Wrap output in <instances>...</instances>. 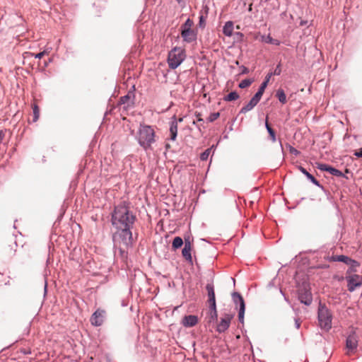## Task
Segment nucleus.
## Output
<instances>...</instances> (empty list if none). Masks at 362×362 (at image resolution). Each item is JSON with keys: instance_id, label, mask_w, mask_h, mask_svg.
<instances>
[{"instance_id": "f257e3e1", "label": "nucleus", "mask_w": 362, "mask_h": 362, "mask_svg": "<svg viewBox=\"0 0 362 362\" xmlns=\"http://www.w3.org/2000/svg\"><path fill=\"white\" fill-rule=\"evenodd\" d=\"M136 216L130 211L125 202L116 206L112 213L111 222L115 229L133 227Z\"/></svg>"}, {"instance_id": "f03ea898", "label": "nucleus", "mask_w": 362, "mask_h": 362, "mask_svg": "<svg viewBox=\"0 0 362 362\" xmlns=\"http://www.w3.org/2000/svg\"><path fill=\"white\" fill-rule=\"evenodd\" d=\"M136 138L139 144L147 151L151 148L152 144L155 142V132L151 126L141 124Z\"/></svg>"}, {"instance_id": "7ed1b4c3", "label": "nucleus", "mask_w": 362, "mask_h": 362, "mask_svg": "<svg viewBox=\"0 0 362 362\" xmlns=\"http://www.w3.org/2000/svg\"><path fill=\"white\" fill-rule=\"evenodd\" d=\"M318 321L322 329L326 331L332 328V315L328 308L322 304H320L317 312Z\"/></svg>"}, {"instance_id": "20e7f679", "label": "nucleus", "mask_w": 362, "mask_h": 362, "mask_svg": "<svg viewBox=\"0 0 362 362\" xmlns=\"http://www.w3.org/2000/svg\"><path fill=\"white\" fill-rule=\"evenodd\" d=\"M185 57L184 50L179 47H175L168 54V63L169 67L172 69L177 68L184 61Z\"/></svg>"}, {"instance_id": "39448f33", "label": "nucleus", "mask_w": 362, "mask_h": 362, "mask_svg": "<svg viewBox=\"0 0 362 362\" xmlns=\"http://www.w3.org/2000/svg\"><path fill=\"white\" fill-rule=\"evenodd\" d=\"M133 227H127L122 229H116L117 233L121 242L126 247H131L134 244L132 229Z\"/></svg>"}, {"instance_id": "423d86ee", "label": "nucleus", "mask_w": 362, "mask_h": 362, "mask_svg": "<svg viewBox=\"0 0 362 362\" xmlns=\"http://www.w3.org/2000/svg\"><path fill=\"white\" fill-rule=\"evenodd\" d=\"M327 259L329 261V262H344V264H347V265H350L351 266V269L352 271H354V268L357 267L359 266V264L357 261L354 260V259H351L350 257H349L348 256H346V255H332V256H329L327 257Z\"/></svg>"}, {"instance_id": "0eeeda50", "label": "nucleus", "mask_w": 362, "mask_h": 362, "mask_svg": "<svg viewBox=\"0 0 362 362\" xmlns=\"http://www.w3.org/2000/svg\"><path fill=\"white\" fill-rule=\"evenodd\" d=\"M348 291L354 292L356 288L362 286V276L352 274L346 277Z\"/></svg>"}, {"instance_id": "6e6552de", "label": "nucleus", "mask_w": 362, "mask_h": 362, "mask_svg": "<svg viewBox=\"0 0 362 362\" xmlns=\"http://www.w3.org/2000/svg\"><path fill=\"white\" fill-rule=\"evenodd\" d=\"M106 312L104 310L97 309L91 315L90 321L95 327L101 326L105 319Z\"/></svg>"}, {"instance_id": "1a4fd4ad", "label": "nucleus", "mask_w": 362, "mask_h": 362, "mask_svg": "<svg viewBox=\"0 0 362 362\" xmlns=\"http://www.w3.org/2000/svg\"><path fill=\"white\" fill-rule=\"evenodd\" d=\"M298 299L301 303L310 305L313 302L312 293L306 287L298 290Z\"/></svg>"}, {"instance_id": "9d476101", "label": "nucleus", "mask_w": 362, "mask_h": 362, "mask_svg": "<svg viewBox=\"0 0 362 362\" xmlns=\"http://www.w3.org/2000/svg\"><path fill=\"white\" fill-rule=\"evenodd\" d=\"M358 339L355 331H351L346 339V348L349 351H354L358 347Z\"/></svg>"}, {"instance_id": "9b49d317", "label": "nucleus", "mask_w": 362, "mask_h": 362, "mask_svg": "<svg viewBox=\"0 0 362 362\" xmlns=\"http://www.w3.org/2000/svg\"><path fill=\"white\" fill-rule=\"evenodd\" d=\"M181 37L184 42L192 43L197 41V33L194 29L181 30Z\"/></svg>"}, {"instance_id": "f8f14e48", "label": "nucleus", "mask_w": 362, "mask_h": 362, "mask_svg": "<svg viewBox=\"0 0 362 362\" xmlns=\"http://www.w3.org/2000/svg\"><path fill=\"white\" fill-rule=\"evenodd\" d=\"M192 243L189 237L185 238L184 247L182 250L183 257L191 264H192Z\"/></svg>"}, {"instance_id": "ddd939ff", "label": "nucleus", "mask_w": 362, "mask_h": 362, "mask_svg": "<svg viewBox=\"0 0 362 362\" xmlns=\"http://www.w3.org/2000/svg\"><path fill=\"white\" fill-rule=\"evenodd\" d=\"M206 289L209 297L208 302L209 304V308H216L214 287L213 284H207Z\"/></svg>"}, {"instance_id": "4468645a", "label": "nucleus", "mask_w": 362, "mask_h": 362, "mask_svg": "<svg viewBox=\"0 0 362 362\" xmlns=\"http://www.w3.org/2000/svg\"><path fill=\"white\" fill-rule=\"evenodd\" d=\"M231 319L232 316L230 315H226L224 318H221V321L217 325V332H218L219 333H222L226 331L230 326Z\"/></svg>"}, {"instance_id": "2eb2a0df", "label": "nucleus", "mask_w": 362, "mask_h": 362, "mask_svg": "<svg viewBox=\"0 0 362 362\" xmlns=\"http://www.w3.org/2000/svg\"><path fill=\"white\" fill-rule=\"evenodd\" d=\"M198 322V317L194 315H186L182 320V325L185 327H192Z\"/></svg>"}, {"instance_id": "dca6fc26", "label": "nucleus", "mask_w": 362, "mask_h": 362, "mask_svg": "<svg viewBox=\"0 0 362 362\" xmlns=\"http://www.w3.org/2000/svg\"><path fill=\"white\" fill-rule=\"evenodd\" d=\"M259 100H260L253 96L249 103L240 109V114H245L252 110L257 105Z\"/></svg>"}, {"instance_id": "f3484780", "label": "nucleus", "mask_w": 362, "mask_h": 362, "mask_svg": "<svg viewBox=\"0 0 362 362\" xmlns=\"http://www.w3.org/2000/svg\"><path fill=\"white\" fill-rule=\"evenodd\" d=\"M170 140L175 141L177 135V120L175 116L172 117L170 124Z\"/></svg>"}, {"instance_id": "a211bd4d", "label": "nucleus", "mask_w": 362, "mask_h": 362, "mask_svg": "<svg viewBox=\"0 0 362 362\" xmlns=\"http://www.w3.org/2000/svg\"><path fill=\"white\" fill-rule=\"evenodd\" d=\"M299 170L300 171L306 176V177L313 183L315 185L320 187V188H322V186L320 185V182L318 180H317L315 177L311 175L310 173H309L306 169H305L302 166H299Z\"/></svg>"}, {"instance_id": "6ab92c4d", "label": "nucleus", "mask_w": 362, "mask_h": 362, "mask_svg": "<svg viewBox=\"0 0 362 362\" xmlns=\"http://www.w3.org/2000/svg\"><path fill=\"white\" fill-rule=\"evenodd\" d=\"M119 103L125 105L127 107H131L134 104V95L130 93L120 98Z\"/></svg>"}, {"instance_id": "aec40b11", "label": "nucleus", "mask_w": 362, "mask_h": 362, "mask_svg": "<svg viewBox=\"0 0 362 362\" xmlns=\"http://www.w3.org/2000/svg\"><path fill=\"white\" fill-rule=\"evenodd\" d=\"M233 23L232 21H227L223 28V33L228 37H230L233 34Z\"/></svg>"}, {"instance_id": "412c9836", "label": "nucleus", "mask_w": 362, "mask_h": 362, "mask_svg": "<svg viewBox=\"0 0 362 362\" xmlns=\"http://www.w3.org/2000/svg\"><path fill=\"white\" fill-rule=\"evenodd\" d=\"M232 298L233 303L236 305V306H239V308H241V303H245L242 296L238 292H234L232 294Z\"/></svg>"}, {"instance_id": "4be33fe9", "label": "nucleus", "mask_w": 362, "mask_h": 362, "mask_svg": "<svg viewBox=\"0 0 362 362\" xmlns=\"http://www.w3.org/2000/svg\"><path fill=\"white\" fill-rule=\"evenodd\" d=\"M261 38H262V41L265 42V43L275 45H280V41L279 40L272 38L270 36V35H262Z\"/></svg>"}, {"instance_id": "5701e85b", "label": "nucleus", "mask_w": 362, "mask_h": 362, "mask_svg": "<svg viewBox=\"0 0 362 362\" xmlns=\"http://www.w3.org/2000/svg\"><path fill=\"white\" fill-rule=\"evenodd\" d=\"M276 96L279 99V102L282 104H285L287 102L286 95L284 93V90L281 88H279L276 90Z\"/></svg>"}, {"instance_id": "b1692460", "label": "nucleus", "mask_w": 362, "mask_h": 362, "mask_svg": "<svg viewBox=\"0 0 362 362\" xmlns=\"http://www.w3.org/2000/svg\"><path fill=\"white\" fill-rule=\"evenodd\" d=\"M183 244H185L183 240L180 237L177 236L173 240L172 247L174 250H177L181 247Z\"/></svg>"}, {"instance_id": "393cba45", "label": "nucleus", "mask_w": 362, "mask_h": 362, "mask_svg": "<svg viewBox=\"0 0 362 362\" xmlns=\"http://www.w3.org/2000/svg\"><path fill=\"white\" fill-rule=\"evenodd\" d=\"M267 86V81H263L260 85L257 92L255 94L254 96L260 100Z\"/></svg>"}, {"instance_id": "a878e982", "label": "nucleus", "mask_w": 362, "mask_h": 362, "mask_svg": "<svg viewBox=\"0 0 362 362\" xmlns=\"http://www.w3.org/2000/svg\"><path fill=\"white\" fill-rule=\"evenodd\" d=\"M239 95L236 91H232L227 95L224 96L223 100L224 101H233L238 100L239 98Z\"/></svg>"}, {"instance_id": "bb28decb", "label": "nucleus", "mask_w": 362, "mask_h": 362, "mask_svg": "<svg viewBox=\"0 0 362 362\" xmlns=\"http://www.w3.org/2000/svg\"><path fill=\"white\" fill-rule=\"evenodd\" d=\"M265 127L270 136V138L272 139V141L273 142H275L276 139V134H275V132L274 131V129L269 126V124H268L267 122V120H266V122H265Z\"/></svg>"}, {"instance_id": "cd10ccee", "label": "nucleus", "mask_w": 362, "mask_h": 362, "mask_svg": "<svg viewBox=\"0 0 362 362\" xmlns=\"http://www.w3.org/2000/svg\"><path fill=\"white\" fill-rule=\"evenodd\" d=\"M245 310V303H241V308H239L238 312V320L240 322L243 323L244 322V315Z\"/></svg>"}, {"instance_id": "c85d7f7f", "label": "nucleus", "mask_w": 362, "mask_h": 362, "mask_svg": "<svg viewBox=\"0 0 362 362\" xmlns=\"http://www.w3.org/2000/svg\"><path fill=\"white\" fill-rule=\"evenodd\" d=\"M194 21L188 18L186 21L181 25L180 30L192 29Z\"/></svg>"}, {"instance_id": "c756f323", "label": "nucleus", "mask_w": 362, "mask_h": 362, "mask_svg": "<svg viewBox=\"0 0 362 362\" xmlns=\"http://www.w3.org/2000/svg\"><path fill=\"white\" fill-rule=\"evenodd\" d=\"M214 147V146H212L211 148L206 149L203 153H202L200 155V159L203 161L206 160L210 156L211 150Z\"/></svg>"}, {"instance_id": "7c9ffc66", "label": "nucleus", "mask_w": 362, "mask_h": 362, "mask_svg": "<svg viewBox=\"0 0 362 362\" xmlns=\"http://www.w3.org/2000/svg\"><path fill=\"white\" fill-rule=\"evenodd\" d=\"M218 314L216 308H209V322H213L217 320Z\"/></svg>"}, {"instance_id": "2f4dec72", "label": "nucleus", "mask_w": 362, "mask_h": 362, "mask_svg": "<svg viewBox=\"0 0 362 362\" xmlns=\"http://www.w3.org/2000/svg\"><path fill=\"white\" fill-rule=\"evenodd\" d=\"M329 173L334 175V176H337V177H343L344 176V173L340 171L339 170L335 168H333L332 166H330L329 168Z\"/></svg>"}, {"instance_id": "473e14b6", "label": "nucleus", "mask_w": 362, "mask_h": 362, "mask_svg": "<svg viewBox=\"0 0 362 362\" xmlns=\"http://www.w3.org/2000/svg\"><path fill=\"white\" fill-rule=\"evenodd\" d=\"M252 83V80L247 78L240 81L238 86L240 88H245L250 86Z\"/></svg>"}, {"instance_id": "72a5a7b5", "label": "nucleus", "mask_w": 362, "mask_h": 362, "mask_svg": "<svg viewBox=\"0 0 362 362\" xmlns=\"http://www.w3.org/2000/svg\"><path fill=\"white\" fill-rule=\"evenodd\" d=\"M33 122H36L40 117V110L37 105H34L33 107Z\"/></svg>"}, {"instance_id": "f704fd0d", "label": "nucleus", "mask_w": 362, "mask_h": 362, "mask_svg": "<svg viewBox=\"0 0 362 362\" xmlns=\"http://www.w3.org/2000/svg\"><path fill=\"white\" fill-rule=\"evenodd\" d=\"M220 116V114L219 112H214V113H211L209 117L207 118V121L209 122H213L214 121H215L216 119H217Z\"/></svg>"}, {"instance_id": "c9c22d12", "label": "nucleus", "mask_w": 362, "mask_h": 362, "mask_svg": "<svg viewBox=\"0 0 362 362\" xmlns=\"http://www.w3.org/2000/svg\"><path fill=\"white\" fill-rule=\"evenodd\" d=\"M317 168L322 171L329 172L330 165L325 163H317Z\"/></svg>"}, {"instance_id": "e433bc0d", "label": "nucleus", "mask_w": 362, "mask_h": 362, "mask_svg": "<svg viewBox=\"0 0 362 362\" xmlns=\"http://www.w3.org/2000/svg\"><path fill=\"white\" fill-rule=\"evenodd\" d=\"M281 73V63H279L272 74L274 76H279Z\"/></svg>"}, {"instance_id": "4c0bfd02", "label": "nucleus", "mask_w": 362, "mask_h": 362, "mask_svg": "<svg viewBox=\"0 0 362 362\" xmlns=\"http://www.w3.org/2000/svg\"><path fill=\"white\" fill-rule=\"evenodd\" d=\"M206 25V20H205V18L203 15H201L199 16V26L200 28H204Z\"/></svg>"}, {"instance_id": "58836bf2", "label": "nucleus", "mask_w": 362, "mask_h": 362, "mask_svg": "<svg viewBox=\"0 0 362 362\" xmlns=\"http://www.w3.org/2000/svg\"><path fill=\"white\" fill-rule=\"evenodd\" d=\"M6 132V129L0 130V144L2 143V141L5 137Z\"/></svg>"}, {"instance_id": "ea45409f", "label": "nucleus", "mask_w": 362, "mask_h": 362, "mask_svg": "<svg viewBox=\"0 0 362 362\" xmlns=\"http://www.w3.org/2000/svg\"><path fill=\"white\" fill-rule=\"evenodd\" d=\"M240 69H241V72H240L241 74H247L249 73V69L246 66H242L240 67Z\"/></svg>"}, {"instance_id": "a19ab883", "label": "nucleus", "mask_w": 362, "mask_h": 362, "mask_svg": "<svg viewBox=\"0 0 362 362\" xmlns=\"http://www.w3.org/2000/svg\"><path fill=\"white\" fill-rule=\"evenodd\" d=\"M290 153L297 156V155L299 154L300 152L297 149H296L295 148L291 147L290 148Z\"/></svg>"}, {"instance_id": "79ce46f5", "label": "nucleus", "mask_w": 362, "mask_h": 362, "mask_svg": "<svg viewBox=\"0 0 362 362\" xmlns=\"http://www.w3.org/2000/svg\"><path fill=\"white\" fill-rule=\"evenodd\" d=\"M45 54V51L39 52L35 55L36 59H41Z\"/></svg>"}, {"instance_id": "37998d69", "label": "nucleus", "mask_w": 362, "mask_h": 362, "mask_svg": "<svg viewBox=\"0 0 362 362\" xmlns=\"http://www.w3.org/2000/svg\"><path fill=\"white\" fill-rule=\"evenodd\" d=\"M272 76H274V75L272 74V72L269 73V74L266 76L265 79H264V81H267V85H268V83H269V80H270V78H271V77H272Z\"/></svg>"}, {"instance_id": "c03bdc74", "label": "nucleus", "mask_w": 362, "mask_h": 362, "mask_svg": "<svg viewBox=\"0 0 362 362\" xmlns=\"http://www.w3.org/2000/svg\"><path fill=\"white\" fill-rule=\"evenodd\" d=\"M354 155L358 158H362V148H360L358 151H356Z\"/></svg>"}, {"instance_id": "a18cd8bd", "label": "nucleus", "mask_w": 362, "mask_h": 362, "mask_svg": "<svg viewBox=\"0 0 362 362\" xmlns=\"http://www.w3.org/2000/svg\"><path fill=\"white\" fill-rule=\"evenodd\" d=\"M295 327L297 329H299L300 327V322L299 320L297 318L295 319Z\"/></svg>"}, {"instance_id": "49530a36", "label": "nucleus", "mask_w": 362, "mask_h": 362, "mask_svg": "<svg viewBox=\"0 0 362 362\" xmlns=\"http://www.w3.org/2000/svg\"><path fill=\"white\" fill-rule=\"evenodd\" d=\"M280 292H281V293L284 296L285 300H286V301H288V299H287V298L285 296V295H284V293L283 291H282V290H280Z\"/></svg>"}, {"instance_id": "de8ad7c7", "label": "nucleus", "mask_w": 362, "mask_h": 362, "mask_svg": "<svg viewBox=\"0 0 362 362\" xmlns=\"http://www.w3.org/2000/svg\"><path fill=\"white\" fill-rule=\"evenodd\" d=\"M47 282L45 281V293L47 292Z\"/></svg>"}, {"instance_id": "09e8293b", "label": "nucleus", "mask_w": 362, "mask_h": 362, "mask_svg": "<svg viewBox=\"0 0 362 362\" xmlns=\"http://www.w3.org/2000/svg\"><path fill=\"white\" fill-rule=\"evenodd\" d=\"M236 35H237L238 36H243V34H242L241 33H239V32H238V33H236Z\"/></svg>"}, {"instance_id": "8fccbe9b", "label": "nucleus", "mask_w": 362, "mask_h": 362, "mask_svg": "<svg viewBox=\"0 0 362 362\" xmlns=\"http://www.w3.org/2000/svg\"><path fill=\"white\" fill-rule=\"evenodd\" d=\"M197 122H203V119L200 117L198 118Z\"/></svg>"}, {"instance_id": "3c124183", "label": "nucleus", "mask_w": 362, "mask_h": 362, "mask_svg": "<svg viewBox=\"0 0 362 362\" xmlns=\"http://www.w3.org/2000/svg\"><path fill=\"white\" fill-rule=\"evenodd\" d=\"M182 120H183V119L181 117V118H180V119H178V122H182Z\"/></svg>"}, {"instance_id": "603ef678", "label": "nucleus", "mask_w": 362, "mask_h": 362, "mask_svg": "<svg viewBox=\"0 0 362 362\" xmlns=\"http://www.w3.org/2000/svg\"><path fill=\"white\" fill-rule=\"evenodd\" d=\"M178 3H180L182 0H176Z\"/></svg>"}]
</instances>
